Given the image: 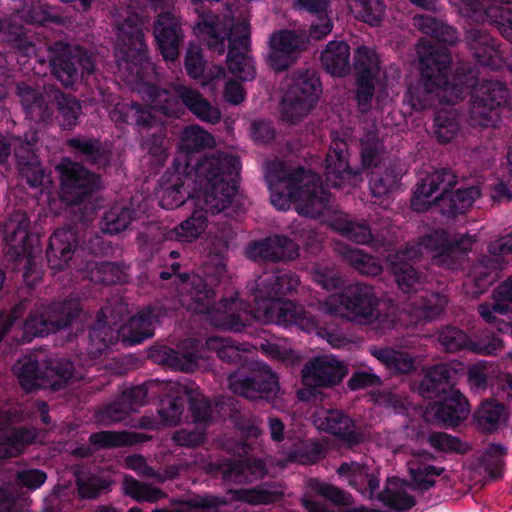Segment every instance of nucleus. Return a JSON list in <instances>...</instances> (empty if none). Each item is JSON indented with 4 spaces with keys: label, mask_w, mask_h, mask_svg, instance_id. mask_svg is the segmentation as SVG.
<instances>
[{
    "label": "nucleus",
    "mask_w": 512,
    "mask_h": 512,
    "mask_svg": "<svg viewBox=\"0 0 512 512\" xmlns=\"http://www.w3.org/2000/svg\"><path fill=\"white\" fill-rule=\"evenodd\" d=\"M231 228L223 227L219 235L210 228L207 242L211 245L209 262L203 267L204 278L199 274L174 275L178 302L187 310L204 314L207 320L220 329L239 332L252 320L275 323L284 327L297 326L308 333L326 337L333 347H340L344 339L323 329L319 323L293 302L283 301V296L294 290L299 279L293 274H264L253 290V309L247 310L236 298H223L212 305L214 287L226 276L224 252L227 250Z\"/></svg>",
    "instance_id": "obj_1"
},
{
    "label": "nucleus",
    "mask_w": 512,
    "mask_h": 512,
    "mask_svg": "<svg viewBox=\"0 0 512 512\" xmlns=\"http://www.w3.org/2000/svg\"><path fill=\"white\" fill-rule=\"evenodd\" d=\"M147 21L137 14H130L123 23H117V41L115 57L119 77L133 87L146 102V107L138 104L128 107L117 103L109 111L110 118L116 124L135 118L139 132L144 137L148 129H162L163 116L178 117L183 104L200 120L217 123L220 111L212 106L196 90L182 85H174L170 90H158L154 85L156 72L146 57V45L143 40V27Z\"/></svg>",
    "instance_id": "obj_2"
},
{
    "label": "nucleus",
    "mask_w": 512,
    "mask_h": 512,
    "mask_svg": "<svg viewBox=\"0 0 512 512\" xmlns=\"http://www.w3.org/2000/svg\"><path fill=\"white\" fill-rule=\"evenodd\" d=\"M421 79L410 83L404 104L421 111L434 105L454 104L470 92L467 121L474 128H498L501 118L498 109L510 104L508 88L500 81L482 80L477 83L474 71L449 76L450 55L445 47H435L426 40L417 46Z\"/></svg>",
    "instance_id": "obj_3"
},
{
    "label": "nucleus",
    "mask_w": 512,
    "mask_h": 512,
    "mask_svg": "<svg viewBox=\"0 0 512 512\" xmlns=\"http://www.w3.org/2000/svg\"><path fill=\"white\" fill-rule=\"evenodd\" d=\"M240 172L238 157L229 153L205 156L189 172L174 171L164 176L159 191L162 208L174 209L186 203L193 207L207 206L212 212H221L236 195Z\"/></svg>",
    "instance_id": "obj_4"
},
{
    "label": "nucleus",
    "mask_w": 512,
    "mask_h": 512,
    "mask_svg": "<svg viewBox=\"0 0 512 512\" xmlns=\"http://www.w3.org/2000/svg\"><path fill=\"white\" fill-rule=\"evenodd\" d=\"M265 177L270 191L271 204L278 210H288L293 205L298 214L317 218L333 212L330 225L343 236L359 244L372 240L370 229L353 222L347 214L333 211L330 194L318 185L319 177L311 171H292L284 163L269 162Z\"/></svg>",
    "instance_id": "obj_5"
},
{
    "label": "nucleus",
    "mask_w": 512,
    "mask_h": 512,
    "mask_svg": "<svg viewBox=\"0 0 512 512\" xmlns=\"http://www.w3.org/2000/svg\"><path fill=\"white\" fill-rule=\"evenodd\" d=\"M447 299L440 294L415 295L409 297L399 319L396 308L389 302L379 301L371 286L355 283L346 287L343 293L333 294L324 302L318 303V309L329 316L343 318L359 324L374 325L385 332L400 325H416L421 321L437 318L445 309Z\"/></svg>",
    "instance_id": "obj_6"
},
{
    "label": "nucleus",
    "mask_w": 512,
    "mask_h": 512,
    "mask_svg": "<svg viewBox=\"0 0 512 512\" xmlns=\"http://www.w3.org/2000/svg\"><path fill=\"white\" fill-rule=\"evenodd\" d=\"M55 15L49 7L44 6L40 1L32 3L30 8L23 7L17 9L16 15L13 16V23L17 19H25L29 24H43L48 20L54 19ZM30 30L23 26L15 24L7 27L8 41L14 43L17 49L29 57L30 60L35 59L41 65L45 63L43 52H47L50 67L53 74L66 87L72 86L79 78L78 68L82 70L81 77L90 75L94 71V63L89 56L80 47L72 48L70 45L57 42L54 47H49L39 39L32 42L29 35Z\"/></svg>",
    "instance_id": "obj_7"
},
{
    "label": "nucleus",
    "mask_w": 512,
    "mask_h": 512,
    "mask_svg": "<svg viewBox=\"0 0 512 512\" xmlns=\"http://www.w3.org/2000/svg\"><path fill=\"white\" fill-rule=\"evenodd\" d=\"M475 236L469 234L450 235L445 231H435L416 245H410L405 251L389 258L399 288L405 293L418 292L423 281L406 260L413 261L420 256H430L436 265L458 269L467 254L476 243Z\"/></svg>",
    "instance_id": "obj_8"
},
{
    "label": "nucleus",
    "mask_w": 512,
    "mask_h": 512,
    "mask_svg": "<svg viewBox=\"0 0 512 512\" xmlns=\"http://www.w3.org/2000/svg\"><path fill=\"white\" fill-rule=\"evenodd\" d=\"M160 389L164 391V398L161 399L158 414L160 422H156L149 417H142L139 426L146 429L157 430L160 426H176L181 422L184 400L187 396L190 402V411L192 422L195 424V430H178L172 440L176 445L185 447H194L201 444L205 439V427L211 419V406L194 386L179 382L161 383Z\"/></svg>",
    "instance_id": "obj_9"
},
{
    "label": "nucleus",
    "mask_w": 512,
    "mask_h": 512,
    "mask_svg": "<svg viewBox=\"0 0 512 512\" xmlns=\"http://www.w3.org/2000/svg\"><path fill=\"white\" fill-rule=\"evenodd\" d=\"M196 34L208 46L220 54L225 51V40L228 38L230 48L228 52L229 72L240 81H250L255 78L256 71L252 58L248 55L249 49V20L246 16L234 22L227 19L225 27H220L218 17L212 15H200V20L195 27Z\"/></svg>",
    "instance_id": "obj_10"
},
{
    "label": "nucleus",
    "mask_w": 512,
    "mask_h": 512,
    "mask_svg": "<svg viewBox=\"0 0 512 512\" xmlns=\"http://www.w3.org/2000/svg\"><path fill=\"white\" fill-rule=\"evenodd\" d=\"M463 371L462 363L438 364L425 373L423 382L418 386L419 394L425 398L444 392L442 401L429 405L425 412L428 421L441 422L454 426L466 419L470 408L466 398L453 387L446 390V385L456 374Z\"/></svg>",
    "instance_id": "obj_11"
},
{
    "label": "nucleus",
    "mask_w": 512,
    "mask_h": 512,
    "mask_svg": "<svg viewBox=\"0 0 512 512\" xmlns=\"http://www.w3.org/2000/svg\"><path fill=\"white\" fill-rule=\"evenodd\" d=\"M455 184L456 176L452 170L442 169L433 172L417 185L411 199L412 209L423 212L432 204H436L443 214L449 216L465 212L481 195L480 188H459L452 194L450 189Z\"/></svg>",
    "instance_id": "obj_12"
},
{
    "label": "nucleus",
    "mask_w": 512,
    "mask_h": 512,
    "mask_svg": "<svg viewBox=\"0 0 512 512\" xmlns=\"http://www.w3.org/2000/svg\"><path fill=\"white\" fill-rule=\"evenodd\" d=\"M323 454L324 446L322 443L315 440H298L294 444L293 451L286 454L285 458L279 459L275 464L271 463L269 468L263 461L253 458H247L235 463L220 464L216 467L211 464L202 463L199 467L209 473L214 472V470L221 471L226 481L244 483L261 479L266 475L275 477L288 463H315Z\"/></svg>",
    "instance_id": "obj_13"
},
{
    "label": "nucleus",
    "mask_w": 512,
    "mask_h": 512,
    "mask_svg": "<svg viewBox=\"0 0 512 512\" xmlns=\"http://www.w3.org/2000/svg\"><path fill=\"white\" fill-rule=\"evenodd\" d=\"M3 240L7 255L23 263V278L28 286L35 285L42 277L39 259L42 252L40 235L33 231L25 212L12 214L3 226Z\"/></svg>",
    "instance_id": "obj_14"
},
{
    "label": "nucleus",
    "mask_w": 512,
    "mask_h": 512,
    "mask_svg": "<svg viewBox=\"0 0 512 512\" xmlns=\"http://www.w3.org/2000/svg\"><path fill=\"white\" fill-rule=\"evenodd\" d=\"M108 313L111 314L108 307L99 312L96 324L89 334V352L93 357L110 348L119 338L127 345H135L152 337L154 322L160 317L158 312L148 308L133 316L127 325L116 329L112 327L117 326L116 321L108 322Z\"/></svg>",
    "instance_id": "obj_15"
},
{
    "label": "nucleus",
    "mask_w": 512,
    "mask_h": 512,
    "mask_svg": "<svg viewBox=\"0 0 512 512\" xmlns=\"http://www.w3.org/2000/svg\"><path fill=\"white\" fill-rule=\"evenodd\" d=\"M283 90L281 118L283 121L296 123L316 105L321 93V84L313 70H305L287 77Z\"/></svg>",
    "instance_id": "obj_16"
},
{
    "label": "nucleus",
    "mask_w": 512,
    "mask_h": 512,
    "mask_svg": "<svg viewBox=\"0 0 512 512\" xmlns=\"http://www.w3.org/2000/svg\"><path fill=\"white\" fill-rule=\"evenodd\" d=\"M17 90L23 108L32 120L46 121L52 113V106L56 104L63 117L61 125L71 128L76 124L81 106L75 98L52 87L45 90V97L24 84L18 85Z\"/></svg>",
    "instance_id": "obj_17"
},
{
    "label": "nucleus",
    "mask_w": 512,
    "mask_h": 512,
    "mask_svg": "<svg viewBox=\"0 0 512 512\" xmlns=\"http://www.w3.org/2000/svg\"><path fill=\"white\" fill-rule=\"evenodd\" d=\"M28 409L33 410V414H39L44 424H49L47 404L40 401L27 404L20 413L16 410L14 413L1 415L0 433L3 437L0 440V459L18 456L27 445L42 442L39 433L28 429H17L12 426L32 417L31 414L26 413Z\"/></svg>",
    "instance_id": "obj_18"
},
{
    "label": "nucleus",
    "mask_w": 512,
    "mask_h": 512,
    "mask_svg": "<svg viewBox=\"0 0 512 512\" xmlns=\"http://www.w3.org/2000/svg\"><path fill=\"white\" fill-rule=\"evenodd\" d=\"M81 316L79 303L69 300L52 306L36 305L23 324V342H29L36 336H45L66 326H73Z\"/></svg>",
    "instance_id": "obj_19"
},
{
    "label": "nucleus",
    "mask_w": 512,
    "mask_h": 512,
    "mask_svg": "<svg viewBox=\"0 0 512 512\" xmlns=\"http://www.w3.org/2000/svg\"><path fill=\"white\" fill-rule=\"evenodd\" d=\"M230 390L250 400L276 398L280 391L276 374L263 362L241 367L229 376Z\"/></svg>",
    "instance_id": "obj_20"
},
{
    "label": "nucleus",
    "mask_w": 512,
    "mask_h": 512,
    "mask_svg": "<svg viewBox=\"0 0 512 512\" xmlns=\"http://www.w3.org/2000/svg\"><path fill=\"white\" fill-rule=\"evenodd\" d=\"M39 356L36 354L25 356L13 367L21 387L26 391L37 388H51L59 390L66 386L73 378V364L70 361L57 362L51 367L40 370Z\"/></svg>",
    "instance_id": "obj_21"
},
{
    "label": "nucleus",
    "mask_w": 512,
    "mask_h": 512,
    "mask_svg": "<svg viewBox=\"0 0 512 512\" xmlns=\"http://www.w3.org/2000/svg\"><path fill=\"white\" fill-rule=\"evenodd\" d=\"M229 500L213 495L195 496L186 501L173 500V509L157 512H202L204 509H215L226 505L229 501L245 502L250 505H261L278 502L283 497V491L273 486H260L254 489H239L229 491Z\"/></svg>",
    "instance_id": "obj_22"
},
{
    "label": "nucleus",
    "mask_w": 512,
    "mask_h": 512,
    "mask_svg": "<svg viewBox=\"0 0 512 512\" xmlns=\"http://www.w3.org/2000/svg\"><path fill=\"white\" fill-rule=\"evenodd\" d=\"M253 349H260L268 358L290 364L297 363L300 356L295 352L287 339L272 338L256 342L251 346ZM206 349L215 351L218 357L224 361L237 362L242 360V353L250 351L249 345L236 346L230 339L211 337L206 341Z\"/></svg>",
    "instance_id": "obj_23"
},
{
    "label": "nucleus",
    "mask_w": 512,
    "mask_h": 512,
    "mask_svg": "<svg viewBox=\"0 0 512 512\" xmlns=\"http://www.w3.org/2000/svg\"><path fill=\"white\" fill-rule=\"evenodd\" d=\"M465 17L497 25L500 33L512 43V0H449Z\"/></svg>",
    "instance_id": "obj_24"
},
{
    "label": "nucleus",
    "mask_w": 512,
    "mask_h": 512,
    "mask_svg": "<svg viewBox=\"0 0 512 512\" xmlns=\"http://www.w3.org/2000/svg\"><path fill=\"white\" fill-rule=\"evenodd\" d=\"M57 169L61 178V198L67 204H78L98 186V178L81 165L63 160Z\"/></svg>",
    "instance_id": "obj_25"
},
{
    "label": "nucleus",
    "mask_w": 512,
    "mask_h": 512,
    "mask_svg": "<svg viewBox=\"0 0 512 512\" xmlns=\"http://www.w3.org/2000/svg\"><path fill=\"white\" fill-rule=\"evenodd\" d=\"M380 61L374 50L361 46L354 53V69L357 74L356 100L359 110L366 112L371 107L374 81L380 70Z\"/></svg>",
    "instance_id": "obj_26"
},
{
    "label": "nucleus",
    "mask_w": 512,
    "mask_h": 512,
    "mask_svg": "<svg viewBox=\"0 0 512 512\" xmlns=\"http://www.w3.org/2000/svg\"><path fill=\"white\" fill-rule=\"evenodd\" d=\"M326 180L332 187H356L362 182V176L352 171L347 163V143L333 135L325 166Z\"/></svg>",
    "instance_id": "obj_27"
},
{
    "label": "nucleus",
    "mask_w": 512,
    "mask_h": 512,
    "mask_svg": "<svg viewBox=\"0 0 512 512\" xmlns=\"http://www.w3.org/2000/svg\"><path fill=\"white\" fill-rule=\"evenodd\" d=\"M312 420L318 430L338 437L349 446L362 442L366 436L351 418L339 410L320 408L313 413Z\"/></svg>",
    "instance_id": "obj_28"
},
{
    "label": "nucleus",
    "mask_w": 512,
    "mask_h": 512,
    "mask_svg": "<svg viewBox=\"0 0 512 512\" xmlns=\"http://www.w3.org/2000/svg\"><path fill=\"white\" fill-rule=\"evenodd\" d=\"M153 354L156 360L163 362L173 370L192 372L198 368H206V352L199 350V342L196 339L182 341L177 350L161 347Z\"/></svg>",
    "instance_id": "obj_29"
},
{
    "label": "nucleus",
    "mask_w": 512,
    "mask_h": 512,
    "mask_svg": "<svg viewBox=\"0 0 512 512\" xmlns=\"http://www.w3.org/2000/svg\"><path fill=\"white\" fill-rule=\"evenodd\" d=\"M307 488L308 491L301 498V502L307 512H330L323 503L314 501L310 493L318 494L333 504L341 507H349L354 502L350 493L318 479H310L307 482ZM340 512H374V510L368 509L364 506H357L346 508Z\"/></svg>",
    "instance_id": "obj_30"
},
{
    "label": "nucleus",
    "mask_w": 512,
    "mask_h": 512,
    "mask_svg": "<svg viewBox=\"0 0 512 512\" xmlns=\"http://www.w3.org/2000/svg\"><path fill=\"white\" fill-rule=\"evenodd\" d=\"M303 38L295 32L280 30L269 38L268 65L275 71H282L291 66L298 53L304 48Z\"/></svg>",
    "instance_id": "obj_31"
},
{
    "label": "nucleus",
    "mask_w": 512,
    "mask_h": 512,
    "mask_svg": "<svg viewBox=\"0 0 512 512\" xmlns=\"http://www.w3.org/2000/svg\"><path fill=\"white\" fill-rule=\"evenodd\" d=\"M346 374V367L331 355L314 358L302 370L303 384L307 387H330L338 384Z\"/></svg>",
    "instance_id": "obj_32"
},
{
    "label": "nucleus",
    "mask_w": 512,
    "mask_h": 512,
    "mask_svg": "<svg viewBox=\"0 0 512 512\" xmlns=\"http://www.w3.org/2000/svg\"><path fill=\"white\" fill-rule=\"evenodd\" d=\"M439 342L450 352L467 349L476 354L494 356L503 349L502 340L498 337L485 336L474 342L469 339L464 331L454 327L443 329L439 334Z\"/></svg>",
    "instance_id": "obj_33"
},
{
    "label": "nucleus",
    "mask_w": 512,
    "mask_h": 512,
    "mask_svg": "<svg viewBox=\"0 0 512 512\" xmlns=\"http://www.w3.org/2000/svg\"><path fill=\"white\" fill-rule=\"evenodd\" d=\"M215 145V139L206 130L198 125L187 126L180 137L178 145V154L174 160L173 168L180 172H189L194 169L199 161L192 166V153L199 152ZM202 160H200L201 162Z\"/></svg>",
    "instance_id": "obj_34"
},
{
    "label": "nucleus",
    "mask_w": 512,
    "mask_h": 512,
    "mask_svg": "<svg viewBox=\"0 0 512 512\" xmlns=\"http://www.w3.org/2000/svg\"><path fill=\"white\" fill-rule=\"evenodd\" d=\"M246 255L254 261L290 260L297 257L298 247L288 238L276 235L263 241L250 243L246 249Z\"/></svg>",
    "instance_id": "obj_35"
},
{
    "label": "nucleus",
    "mask_w": 512,
    "mask_h": 512,
    "mask_svg": "<svg viewBox=\"0 0 512 512\" xmlns=\"http://www.w3.org/2000/svg\"><path fill=\"white\" fill-rule=\"evenodd\" d=\"M154 36L163 58L166 61L177 59L182 33L179 20L174 13L166 12L158 15Z\"/></svg>",
    "instance_id": "obj_36"
},
{
    "label": "nucleus",
    "mask_w": 512,
    "mask_h": 512,
    "mask_svg": "<svg viewBox=\"0 0 512 512\" xmlns=\"http://www.w3.org/2000/svg\"><path fill=\"white\" fill-rule=\"evenodd\" d=\"M337 474L363 496L372 499L379 488V472L366 464L345 462L337 469Z\"/></svg>",
    "instance_id": "obj_37"
},
{
    "label": "nucleus",
    "mask_w": 512,
    "mask_h": 512,
    "mask_svg": "<svg viewBox=\"0 0 512 512\" xmlns=\"http://www.w3.org/2000/svg\"><path fill=\"white\" fill-rule=\"evenodd\" d=\"M77 248L76 233L71 229H57L50 236L46 251L48 265L53 270L64 269Z\"/></svg>",
    "instance_id": "obj_38"
},
{
    "label": "nucleus",
    "mask_w": 512,
    "mask_h": 512,
    "mask_svg": "<svg viewBox=\"0 0 512 512\" xmlns=\"http://www.w3.org/2000/svg\"><path fill=\"white\" fill-rule=\"evenodd\" d=\"M185 68L191 78L200 79L202 86H210L212 91H215L218 83L226 77L222 66L205 65L200 48L193 45L187 51Z\"/></svg>",
    "instance_id": "obj_39"
},
{
    "label": "nucleus",
    "mask_w": 512,
    "mask_h": 512,
    "mask_svg": "<svg viewBox=\"0 0 512 512\" xmlns=\"http://www.w3.org/2000/svg\"><path fill=\"white\" fill-rule=\"evenodd\" d=\"M407 469L411 487L420 492L431 489L445 477V470L442 467L433 465L421 456H414L407 463Z\"/></svg>",
    "instance_id": "obj_40"
},
{
    "label": "nucleus",
    "mask_w": 512,
    "mask_h": 512,
    "mask_svg": "<svg viewBox=\"0 0 512 512\" xmlns=\"http://www.w3.org/2000/svg\"><path fill=\"white\" fill-rule=\"evenodd\" d=\"M468 44L477 61L484 67L499 69L504 60L493 39L486 33L471 30L467 35Z\"/></svg>",
    "instance_id": "obj_41"
},
{
    "label": "nucleus",
    "mask_w": 512,
    "mask_h": 512,
    "mask_svg": "<svg viewBox=\"0 0 512 512\" xmlns=\"http://www.w3.org/2000/svg\"><path fill=\"white\" fill-rule=\"evenodd\" d=\"M320 61L332 76L344 77L350 71V47L344 41H330L322 51Z\"/></svg>",
    "instance_id": "obj_42"
},
{
    "label": "nucleus",
    "mask_w": 512,
    "mask_h": 512,
    "mask_svg": "<svg viewBox=\"0 0 512 512\" xmlns=\"http://www.w3.org/2000/svg\"><path fill=\"white\" fill-rule=\"evenodd\" d=\"M204 211L210 212L212 214L216 213L212 212L207 206L203 204L202 208L194 207V211L191 217L181 222L174 229L169 230L166 233V239L180 242H191L197 239L207 227V218L204 214Z\"/></svg>",
    "instance_id": "obj_43"
},
{
    "label": "nucleus",
    "mask_w": 512,
    "mask_h": 512,
    "mask_svg": "<svg viewBox=\"0 0 512 512\" xmlns=\"http://www.w3.org/2000/svg\"><path fill=\"white\" fill-rule=\"evenodd\" d=\"M409 484L400 478L392 477L387 480L386 487L378 496L386 506L395 510H407L415 504V498L409 493Z\"/></svg>",
    "instance_id": "obj_44"
},
{
    "label": "nucleus",
    "mask_w": 512,
    "mask_h": 512,
    "mask_svg": "<svg viewBox=\"0 0 512 512\" xmlns=\"http://www.w3.org/2000/svg\"><path fill=\"white\" fill-rule=\"evenodd\" d=\"M151 437L144 433L136 432H112L102 431L90 436V443L95 448H115L122 446H131L137 443H143L150 440Z\"/></svg>",
    "instance_id": "obj_45"
},
{
    "label": "nucleus",
    "mask_w": 512,
    "mask_h": 512,
    "mask_svg": "<svg viewBox=\"0 0 512 512\" xmlns=\"http://www.w3.org/2000/svg\"><path fill=\"white\" fill-rule=\"evenodd\" d=\"M36 140L37 139L34 135L31 137V139H28V136H26L28 146L27 160H25V158L21 155V150L15 151V155L19 159L20 172L32 187L42 186L44 185V182L47 181L37 157L30 149L32 143L36 142Z\"/></svg>",
    "instance_id": "obj_46"
},
{
    "label": "nucleus",
    "mask_w": 512,
    "mask_h": 512,
    "mask_svg": "<svg viewBox=\"0 0 512 512\" xmlns=\"http://www.w3.org/2000/svg\"><path fill=\"white\" fill-rule=\"evenodd\" d=\"M134 219L133 212L126 204L117 203L105 213L101 229L104 233L117 234L127 229Z\"/></svg>",
    "instance_id": "obj_47"
},
{
    "label": "nucleus",
    "mask_w": 512,
    "mask_h": 512,
    "mask_svg": "<svg viewBox=\"0 0 512 512\" xmlns=\"http://www.w3.org/2000/svg\"><path fill=\"white\" fill-rule=\"evenodd\" d=\"M414 25L424 34L430 35L439 42L454 43L457 39L456 31L451 26L438 22L435 18L424 15H416L413 18Z\"/></svg>",
    "instance_id": "obj_48"
},
{
    "label": "nucleus",
    "mask_w": 512,
    "mask_h": 512,
    "mask_svg": "<svg viewBox=\"0 0 512 512\" xmlns=\"http://www.w3.org/2000/svg\"><path fill=\"white\" fill-rule=\"evenodd\" d=\"M124 494L138 502L155 503L166 497L159 488L140 482L131 476H125L123 480Z\"/></svg>",
    "instance_id": "obj_49"
},
{
    "label": "nucleus",
    "mask_w": 512,
    "mask_h": 512,
    "mask_svg": "<svg viewBox=\"0 0 512 512\" xmlns=\"http://www.w3.org/2000/svg\"><path fill=\"white\" fill-rule=\"evenodd\" d=\"M372 353L393 373H408L414 368V358L405 352L386 348L374 350Z\"/></svg>",
    "instance_id": "obj_50"
},
{
    "label": "nucleus",
    "mask_w": 512,
    "mask_h": 512,
    "mask_svg": "<svg viewBox=\"0 0 512 512\" xmlns=\"http://www.w3.org/2000/svg\"><path fill=\"white\" fill-rule=\"evenodd\" d=\"M148 394V388L145 386H136L126 390L122 395L120 404L110 405L106 412L111 421H120L125 418V414L118 409L120 405L128 406V410H135L136 407L145 403Z\"/></svg>",
    "instance_id": "obj_51"
},
{
    "label": "nucleus",
    "mask_w": 512,
    "mask_h": 512,
    "mask_svg": "<svg viewBox=\"0 0 512 512\" xmlns=\"http://www.w3.org/2000/svg\"><path fill=\"white\" fill-rule=\"evenodd\" d=\"M459 131V121L452 110L438 111L434 119V135L441 143L452 141Z\"/></svg>",
    "instance_id": "obj_52"
},
{
    "label": "nucleus",
    "mask_w": 512,
    "mask_h": 512,
    "mask_svg": "<svg viewBox=\"0 0 512 512\" xmlns=\"http://www.w3.org/2000/svg\"><path fill=\"white\" fill-rule=\"evenodd\" d=\"M504 417V406L494 401H484L475 414L478 426L487 432L496 429Z\"/></svg>",
    "instance_id": "obj_53"
},
{
    "label": "nucleus",
    "mask_w": 512,
    "mask_h": 512,
    "mask_svg": "<svg viewBox=\"0 0 512 512\" xmlns=\"http://www.w3.org/2000/svg\"><path fill=\"white\" fill-rule=\"evenodd\" d=\"M87 277L93 282L113 284L125 281L124 271L114 263H89L86 267Z\"/></svg>",
    "instance_id": "obj_54"
},
{
    "label": "nucleus",
    "mask_w": 512,
    "mask_h": 512,
    "mask_svg": "<svg viewBox=\"0 0 512 512\" xmlns=\"http://www.w3.org/2000/svg\"><path fill=\"white\" fill-rule=\"evenodd\" d=\"M126 467L134 470L139 475L155 478L160 482L172 479L177 476L180 472V467L171 466L164 470L163 473L156 472L154 469L149 467L146 460L141 455H131L125 459Z\"/></svg>",
    "instance_id": "obj_55"
},
{
    "label": "nucleus",
    "mask_w": 512,
    "mask_h": 512,
    "mask_svg": "<svg viewBox=\"0 0 512 512\" xmlns=\"http://www.w3.org/2000/svg\"><path fill=\"white\" fill-rule=\"evenodd\" d=\"M352 9L362 21L374 26L378 25L384 14V5L381 0H352Z\"/></svg>",
    "instance_id": "obj_56"
},
{
    "label": "nucleus",
    "mask_w": 512,
    "mask_h": 512,
    "mask_svg": "<svg viewBox=\"0 0 512 512\" xmlns=\"http://www.w3.org/2000/svg\"><path fill=\"white\" fill-rule=\"evenodd\" d=\"M345 258L362 274L375 276L382 271L378 260L363 253L362 250L348 249Z\"/></svg>",
    "instance_id": "obj_57"
},
{
    "label": "nucleus",
    "mask_w": 512,
    "mask_h": 512,
    "mask_svg": "<svg viewBox=\"0 0 512 512\" xmlns=\"http://www.w3.org/2000/svg\"><path fill=\"white\" fill-rule=\"evenodd\" d=\"M111 483V479L100 476H80L77 479L79 494L83 498L96 497L100 492L107 490Z\"/></svg>",
    "instance_id": "obj_58"
},
{
    "label": "nucleus",
    "mask_w": 512,
    "mask_h": 512,
    "mask_svg": "<svg viewBox=\"0 0 512 512\" xmlns=\"http://www.w3.org/2000/svg\"><path fill=\"white\" fill-rule=\"evenodd\" d=\"M152 136V139L143 142V149L148 153L147 162H153L155 165L160 166L167 158V146L162 135L153 133Z\"/></svg>",
    "instance_id": "obj_59"
},
{
    "label": "nucleus",
    "mask_w": 512,
    "mask_h": 512,
    "mask_svg": "<svg viewBox=\"0 0 512 512\" xmlns=\"http://www.w3.org/2000/svg\"><path fill=\"white\" fill-rule=\"evenodd\" d=\"M361 158L362 165L369 168L377 164L381 152V145L374 133H368L365 138L361 140Z\"/></svg>",
    "instance_id": "obj_60"
},
{
    "label": "nucleus",
    "mask_w": 512,
    "mask_h": 512,
    "mask_svg": "<svg viewBox=\"0 0 512 512\" xmlns=\"http://www.w3.org/2000/svg\"><path fill=\"white\" fill-rule=\"evenodd\" d=\"M397 184V177L392 175H387L385 179L377 178L376 176H372L370 179V189L374 197H385L384 201L380 204L383 207H387L389 205L390 194L393 192L394 188Z\"/></svg>",
    "instance_id": "obj_61"
},
{
    "label": "nucleus",
    "mask_w": 512,
    "mask_h": 512,
    "mask_svg": "<svg viewBox=\"0 0 512 512\" xmlns=\"http://www.w3.org/2000/svg\"><path fill=\"white\" fill-rule=\"evenodd\" d=\"M68 144L74 148L76 152L85 156L93 163L100 162L102 157H104L100 151V145L97 141L73 138L68 141Z\"/></svg>",
    "instance_id": "obj_62"
},
{
    "label": "nucleus",
    "mask_w": 512,
    "mask_h": 512,
    "mask_svg": "<svg viewBox=\"0 0 512 512\" xmlns=\"http://www.w3.org/2000/svg\"><path fill=\"white\" fill-rule=\"evenodd\" d=\"M313 281L325 290L340 288L343 284L337 272L331 268H316L312 272Z\"/></svg>",
    "instance_id": "obj_63"
},
{
    "label": "nucleus",
    "mask_w": 512,
    "mask_h": 512,
    "mask_svg": "<svg viewBox=\"0 0 512 512\" xmlns=\"http://www.w3.org/2000/svg\"><path fill=\"white\" fill-rule=\"evenodd\" d=\"M492 364L487 361L478 362L468 369V380L473 389L486 387Z\"/></svg>",
    "instance_id": "obj_64"
}]
</instances>
